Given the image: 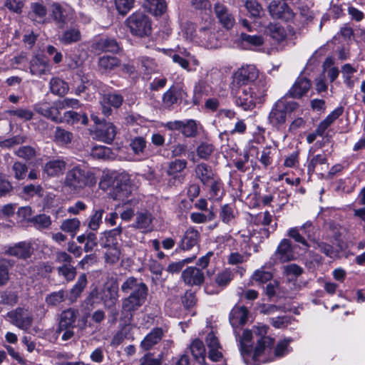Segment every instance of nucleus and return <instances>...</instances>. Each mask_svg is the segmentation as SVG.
I'll list each match as a JSON object with an SVG mask.
<instances>
[{"label": "nucleus", "mask_w": 365, "mask_h": 365, "mask_svg": "<svg viewBox=\"0 0 365 365\" xmlns=\"http://www.w3.org/2000/svg\"><path fill=\"white\" fill-rule=\"evenodd\" d=\"M123 293L128 296L122 299L120 319L125 322H130L134 314L147 301L148 287L141 279L128 277L120 287Z\"/></svg>", "instance_id": "1"}, {"label": "nucleus", "mask_w": 365, "mask_h": 365, "mask_svg": "<svg viewBox=\"0 0 365 365\" xmlns=\"http://www.w3.org/2000/svg\"><path fill=\"white\" fill-rule=\"evenodd\" d=\"M252 338V333L250 330H245L241 336L239 334L236 337L240 343L241 355L245 363L247 365H260L268 360H272V357L266 356V352L270 351V346L274 344V339L268 336H261L257 341L254 352H251L248 343L251 341Z\"/></svg>", "instance_id": "2"}, {"label": "nucleus", "mask_w": 365, "mask_h": 365, "mask_svg": "<svg viewBox=\"0 0 365 365\" xmlns=\"http://www.w3.org/2000/svg\"><path fill=\"white\" fill-rule=\"evenodd\" d=\"M96 174L90 169L76 165L66 174L64 185L74 192H80L86 187H93L97 183Z\"/></svg>", "instance_id": "3"}, {"label": "nucleus", "mask_w": 365, "mask_h": 365, "mask_svg": "<svg viewBox=\"0 0 365 365\" xmlns=\"http://www.w3.org/2000/svg\"><path fill=\"white\" fill-rule=\"evenodd\" d=\"M125 24L133 36L143 38L152 33L151 20L143 12H134L126 19Z\"/></svg>", "instance_id": "4"}, {"label": "nucleus", "mask_w": 365, "mask_h": 365, "mask_svg": "<svg viewBox=\"0 0 365 365\" xmlns=\"http://www.w3.org/2000/svg\"><path fill=\"white\" fill-rule=\"evenodd\" d=\"M253 90L254 88L250 86L236 87L235 91L236 105L244 110H252L257 100H259L258 102L262 101L260 97H257Z\"/></svg>", "instance_id": "5"}, {"label": "nucleus", "mask_w": 365, "mask_h": 365, "mask_svg": "<svg viewBox=\"0 0 365 365\" xmlns=\"http://www.w3.org/2000/svg\"><path fill=\"white\" fill-rule=\"evenodd\" d=\"M267 11L272 19L286 22L292 21L295 16L294 12L285 1H271L267 6Z\"/></svg>", "instance_id": "6"}, {"label": "nucleus", "mask_w": 365, "mask_h": 365, "mask_svg": "<svg viewBox=\"0 0 365 365\" xmlns=\"http://www.w3.org/2000/svg\"><path fill=\"white\" fill-rule=\"evenodd\" d=\"M258 76L259 72L255 66H242L235 73L233 86H247L250 83L254 82Z\"/></svg>", "instance_id": "7"}, {"label": "nucleus", "mask_w": 365, "mask_h": 365, "mask_svg": "<svg viewBox=\"0 0 365 365\" xmlns=\"http://www.w3.org/2000/svg\"><path fill=\"white\" fill-rule=\"evenodd\" d=\"M99 185L103 190H107L112 185L131 187L130 178L129 174L125 172L111 175L107 174L103 175Z\"/></svg>", "instance_id": "8"}, {"label": "nucleus", "mask_w": 365, "mask_h": 365, "mask_svg": "<svg viewBox=\"0 0 365 365\" xmlns=\"http://www.w3.org/2000/svg\"><path fill=\"white\" fill-rule=\"evenodd\" d=\"M34 110L40 115L51 120L55 123H62L63 120L60 116V109L57 101L53 104L47 102L37 103L34 106Z\"/></svg>", "instance_id": "9"}, {"label": "nucleus", "mask_w": 365, "mask_h": 365, "mask_svg": "<svg viewBox=\"0 0 365 365\" xmlns=\"http://www.w3.org/2000/svg\"><path fill=\"white\" fill-rule=\"evenodd\" d=\"M248 313L249 312L247 308L244 306H235L232 309L230 313L229 321L234 329L235 337H237L239 335L237 328L240 326H243L246 324L247 321Z\"/></svg>", "instance_id": "10"}, {"label": "nucleus", "mask_w": 365, "mask_h": 365, "mask_svg": "<svg viewBox=\"0 0 365 365\" xmlns=\"http://www.w3.org/2000/svg\"><path fill=\"white\" fill-rule=\"evenodd\" d=\"M182 281L189 286H200L204 283L205 275L202 269L188 267L181 274Z\"/></svg>", "instance_id": "11"}, {"label": "nucleus", "mask_w": 365, "mask_h": 365, "mask_svg": "<svg viewBox=\"0 0 365 365\" xmlns=\"http://www.w3.org/2000/svg\"><path fill=\"white\" fill-rule=\"evenodd\" d=\"M311 86L312 82L309 79L304 76H299L288 91L286 96L299 99L308 93Z\"/></svg>", "instance_id": "12"}, {"label": "nucleus", "mask_w": 365, "mask_h": 365, "mask_svg": "<svg viewBox=\"0 0 365 365\" xmlns=\"http://www.w3.org/2000/svg\"><path fill=\"white\" fill-rule=\"evenodd\" d=\"M200 240V232L193 227H188L184 232L179 247L182 250H190L197 246Z\"/></svg>", "instance_id": "13"}, {"label": "nucleus", "mask_w": 365, "mask_h": 365, "mask_svg": "<svg viewBox=\"0 0 365 365\" xmlns=\"http://www.w3.org/2000/svg\"><path fill=\"white\" fill-rule=\"evenodd\" d=\"M116 127L110 122H104L96 129L94 135L98 140L110 144L116 135Z\"/></svg>", "instance_id": "14"}, {"label": "nucleus", "mask_w": 365, "mask_h": 365, "mask_svg": "<svg viewBox=\"0 0 365 365\" xmlns=\"http://www.w3.org/2000/svg\"><path fill=\"white\" fill-rule=\"evenodd\" d=\"M67 163L63 158L51 159L43 166V172L48 177H58L63 175Z\"/></svg>", "instance_id": "15"}, {"label": "nucleus", "mask_w": 365, "mask_h": 365, "mask_svg": "<svg viewBox=\"0 0 365 365\" xmlns=\"http://www.w3.org/2000/svg\"><path fill=\"white\" fill-rule=\"evenodd\" d=\"M275 256L281 262H287L295 259L294 247L289 240L283 239L279 244Z\"/></svg>", "instance_id": "16"}, {"label": "nucleus", "mask_w": 365, "mask_h": 365, "mask_svg": "<svg viewBox=\"0 0 365 365\" xmlns=\"http://www.w3.org/2000/svg\"><path fill=\"white\" fill-rule=\"evenodd\" d=\"M283 108L282 104L277 101L273 106L268 116L269 123L277 129L281 128L286 122L287 115Z\"/></svg>", "instance_id": "17"}, {"label": "nucleus", "mask_w": 365, "mask_h": 365, "mask_svg": "<svg viewBox=\"0 0 365 365\" xmlns=\"http://www.w3.org/2000/svg\"><path fill=\"white\" fill-rule=\"evenodd\" d=\"M152 222L153 217L150 212L147 210L138 212L135 214V219L132 227L146 233L153 230Z\"/></svg>", "instance_id": "18"}, {"label": "nucleus", "mask_w": 365, "mask_h": 365, "mask_svg": "<svg viewBox=\"0 0 365 365\" xmlns=\"http://www.w3.org/2000/svg\"><path fill=\"white\" fill-rule=\"evenodd\" d=\"M215 12L220 24L227 29H231L235 24V19L229 13L227 8L220 3L215 5Z\"/></svg>", "instance_id": "19"}, {"label": "nucleus", "mask_w": 365, "mask_h": 365, "mask_svg": "<svg viewBox=\"0 0 365 365\" xmlns=\"http://www.w3.org/2000/svg\"><path fill=\"white\" fill-rule=\"evenodd\" d=\"M164 332L162 328L156 327L148 334L140 342V347L144 351L151 349L155 345L159 343L163 336Z\"/></svg>", "instance_id": "20"}, {"label": "nucleus", "mask_w": 365, "mask_h": 365, "mask_svg": "<svg viewBox=\"0 0 365 365\" xmlns=\"http://www.w3.org/2000/svg\"><path fill=\"white\" fill-rule=\"evenodd\" d=\"M183 90L178 86H172L163 96V106L170 108L182 98Z\"/></svg>", "instance_id": "21"}, {"label": "nucleus", "mask_w": 365, "mask_h": 365, "mask_svg": "<svg viewBox=\"0 0 365 365\" xmlns=\"http://www.w3.org/2000/svg\"><path fill=\"white\" fill-rule=\"evenodd\" d=\"M78 315V311L75 309L69 308L63 311L60 315L58 327L61 330L68 328L73 329L76 327L75 323Z\"/></svg>", "instance_id": "22"}, {"label": "nucleus", "mask_w": 365, "mask_h": 365, "mask_svg": "<svg viewBox=\"0 0 365 365\" xmlns=\"http://www.w3.org/2000/svg\"><path fill=\"white\" fill-rule=\"evenodd\" d=\"M195 173L196 178L205 185L212 181L215 176L212 168L204 163H201L196 165L195 168Z\"/></svg>", "instance_id": "23"}, {"label": "nucleus", "mask_w": 365, "mask_h": 365, "mask_svg": "<svg viewBox=\"0 0 365 365\" xmlns=\"http://www.w3.org/2000/svg\"><path fill=\"white\" fill-rule=\"evenodd\" d=\"M121 233V227L103 232L101 238V245L103 247H117Z\"/></svg>", "instance_id": "24"}, {"label": "nucleus", "mask_w": 365, "mask_h": 365, "mask_svg": "<svg viewBox=\"0 0 365 365\" xmlns=\"http://www.w3.org/2000/svg\"><path fill=\"white\" fill-rule=\"evenodd\" d=\"M120 66V61L115 56H103L99 58L98 66L103 73H109Z\"/></svg>", "instance_id": "25"}, {"label": "nucleus", "mask_w": 365, "mask_h": 365, "mask_svg": "<svg viewBox=\"0 0 365 365\" xmlns=\"http://www.w3.org/2000/svg\"><path fill=\"white\" fill-rule=\"evenodd\" d=\"M143 6L149 13L156 16H162L167 11L165 0H143Z\"/></svg>", "instance_id": "26"}, {"label": "nucleus", "mask_w": 365, "mask_h": 365, "mask_svg": "<svg viewBox=\"0 0 365 365\" xmlns=\"http://www.w3.org/2000/svg\"><path fill=\"white\" fill-rule=\"evenodd\" d=\"M30 71L32 75L41 76L48 71V63L43 56H36L30 61Z\"/></svg>", "instance_id": "27"}, {"label": "nucleus", "mask_w": 365, "mask_h": 365, "mask_svg": "<svg viewBox=\"0 0 365 365\" xmlns=\"http://www.w3.org/2000/svg\"><path fill=\"white\" fill-rule=\"evenodd\" d=\"M196 35L207 48H216L218 47V41L215 34L208 27L200 28Z\"/></svg>", "instance_id": "28"}, {"label": "nucleus", "mask_w": 365, "mask_h": 365, "mask_svg": "<svg viewBox=\"0 0 365 365\" xmlns=\"http://www.w3.org/2000/svg\"><path fill=\"white\" fill-rule=\"evenodd\" d=\"M31 245L29 242H21L9 249V253L20 259H27L32 253Z\"/></svg>", "instance_id": "29"}, {"label": "nucleus", "mask_w": 365, "mask_h": 365, "mask_svg": "<svg viewBox=\"0 0 365 365\" xmlns=\"http://www.w3.org/2000/svg\"><path fill=\"white\" fill-rule=\"evenodd\" d=\"M96 48L103 52H110L117 53L121 48L117 41L114 38H101L96 43Z\"/></svg>", "instance_id": "30"}, {"label": "nucleus", "mask_w": 365, "mask_h": 365, "mask_svg": "<svg viewBox=\"0 0 365 365\" xmlns=\"http://www.w3.org/2000/svg\"><path fill=\"white\" fill-rule=\"evenodd\" d=\"M118 288L115 284H111L107 287L101 297L103 304L107 308H111L115 306L118 298Z\"/></svg>", "instance_id": "31"}, {"label": "nucleus", "mask_w": 365, "mask_h": 365, "mask_svg": "<svg viewBox=\"0 0 365 365\" xmlns=\"http://www.w3.org/2000/svg\"><path fill=\"white\" fill-rule=\"evenodd\" d=\"M190 352L192 355L193 358L197 361L200 364L205 363V347L203 342L195 339L192 341L189 348Z\"/></svg>", "instance_id": "32"}, {"label": "nucleus", "mask_w": 365, "mask_h": 365, "mask_svg": "<svg viewBox=\"0 0 365 365\" xmlns=\"http://www.w3.org/2000/svg\"><path fill=\"white\" fill-rule=\"evenodd\" d=\"M73 138V135L69 130H67L62 127H56L55 131L53 135V140L59 145H66L70 144Z\"/></svg>", "instance_id": "33"}, {"label": "nucleus", "mask_w": 365, "mask_h": 365, "mask_svg": "<svg viewBox=\"0 0 365 365\" xmlns=\"http://www.w3.org/2000/svg\"><path fill=\"white\" fill-rule=\"evenodd\" d=\"M289 343L290 340L289 339L279 341L274 349L273 353L272 349V346H273L272 344L270 346V351L266 352V356L272 357V361H273L274 358H280L284 356L289 352ZM267 361H271V360H268Z\"/></svg>", "instance_id": "34"}, {"label": "nucleus", "mask_w": 365, "mask_h": 365, "mask_svg": "<svg viewBox=\"0 0 365 365\" xmlns=\"http://www.w3.org/2000/svg\"><path fill=\"white\" fill-rule=\"evenodd\" d=\"M49 85L51 93L56 96H63L69 90L68 83L58 77L52 78Z\"/></svg>", "instance_id": "35"}, {"label": "nucleus", "mask_w": 365, "mask_h": 365, "mask_svg": "<svg viewBox=\"0 0 365 365\" xmlns=\"http://www.w3.org/2000/svg\"><path fill=\"white\" fill-rule=\"evenodd\" d=\"M81 39V34L77 28H71L66 30L59 38L60 41L66 45L76 43Z\"/></svg>", "instance_id": "36"}, {"label": "nucleus", "mask_w": 365, "mask_h": 365, "mask_svg": "<svg viewBox=\"0 0 365 365\" xmlns=\"http://www.w3.org/2000/svg\"><path fill=\"white\" fill-rule=\"evenodd\" d=\"M324 226L331 237L336 242H340L341 240V236L346 231L344 227L334 221L327 222Z\"/></svg>", "instance_id": "37"}, {"label": "nucleus", "mask_w": 365, "mask_h": 365, "mask_svg": "<svg viewBox=\"0 0 365 365\" xmlns=\"http://www.w3.org/2000/svg\"><path fill=\"white\" fill-rule=\"evenodd\" d=\"M241 41L243 46L247 49L259 46L264 43V39L262 36L250 35L245 33L241 34Z\"/></svg>", "instance_id": "38"}, {"label": "nucleus", "mask_w": 365, "mask_h": 365, "mask_svg": "<svg viewBox=\"0 0 365 365\" xmlns=\"http://www.w3.org/2000/svg\"><path fill=\"white\" fill-rule=\"evenodd\" d=\"M187 161L182 159H176L168 164L167 173L170 176H173L175 180H177L176 175L183 171L187 167ZM178 180L180 182L178 177Z\"/></svg>", "instance_id": "39"}, {"label": "nucleus", "mask_w": 365, "mask_h": 365, "mask_svg": "<svg viewBox=\"0 0 365 365\" xmlns=\"http://www.w3.org/2000/svg\"><path fill=\"white\" fill-rule=\"evenodd\" d=\"M146 144L143 137L138 136L130 140V147L135 155L144 157Z\"/></svg>", "instance_id": "40"}, {"label": "nucleus", "mask_w": 365, "mask_h": 365, "mask_svg": "<svg viewBox=\"0 0 365 365\" xmlns=\"http://www.w3.org/2000/svg\"><path fill=\"white\" fill-rule=\"evenodd\" d=\"M216 217V214L213 210L212 207H210L207 212H192L190 215V220L197 224L205 223L213 220Z\"/></svg>", "instance_id": "41"}, {"label": "nucleus", "mask_w": 365, "mask_h": 365, "mask_svg": "<svg viewBox=\"0 0 365 365\" xmlns=\"http://www.w3.org/2000/svg\"><path fill=\"white\" fill-rule=\"evenodd\" d=\"M267 31L270 36L277 42L284 41L287 37L284 28L278 24H270L267 26Z\"/></svg>", "instance_id": "42"}, {"label": "nucleus", "mask_w": 365, "mask_h": 365, "mask_svg": "<svg viewBox=\"0 0 365 365\" xmlns=\"http://www.w3.org/2000/svg\"><path fill=\"white\" fill-rule=\"evenodd\" d=\"M51 16L58 27H63L66 24V16L64 14L63 8L58 4L51 5Z\"/></svg>", "instance_id": "43"}, {"label": "nucleus", "mask_w": 365, "mask_h": 365, "mask_svg": "<svg viewBox=\"0 0 365 365\" xmlns=\"http://www.w3.org/2000/svg\"><path fill=\"white\" fill-rule=\"evenodd\" d=\"M245 7L251 17L254 19L261 18L263 7L257 0H246Z\"/></svg>", "instance_id": "44"}, {"label": "nucleus", "mask_w": 365, "mask_h": 365, "mask_svg": "<svg viewBox=\"0 0 365 365\" xmlns=\"http://www.w3.org/2000/svg\"><path fill=\"white\" fill-rule=\"evenodd\" d=\"M181 133L186 138H195L198 135V125L196 120L190 119L183 123Z\"/></svg>", "instance_id": "45"}, {"label": "nucleus", "mask_w": 365, "mask_h": 365, "mask_svg": "<svg viewBox=\"0 0 365 365\" xmlns=\"http://www.w3.org/2000/svg\"><path fill=\"white\" fill-rule=\"evenodd\" d=\"M67 297V293L64 290L53 292L47 295L45 302L48 306L56 307L63 302Z\"/></svg>", "instance_id": "46"}, {"label": "nucleus", "mask_w": 365, "mask_h": 365, "mask_svg": "<svg viewBox=\"0 0 365 365\" xmlns=\"http://www.w3.org/2000/svg\"><path fill=\"white\" fill-rule=\"evenodd\" d=\"M81 222L78 218L67 219L62 222L61 230L73 237L79 230Z\"/></svg>", "instance_id": "47"}, {"label": "nucleus", "mask_w": 365, "mask_h": 365, "mask_svg": "<svg viewBox=\"0 0 365 365\" xmlns=\"http://www.w3.org/2000/svg\"><path fill=\"white\" fill-rule=\"evenodd\" d=\"M14 154L19 158L26 161L31 160L36 157L37 151L35 148L30 145H24L14 151Z\"/></svg>", "instance_id": "48"}, {"label": "nucleus", "mask_w": 365, "mask_h": 365, "mask_svg": "<svg viewBox=\"0 0 365 365\" xmlns=\"http://www.w3.org/2000/svg\"><path fill=\"white\" fill-rule=\"evenodd\" d=\"M113 189L110 195L115 200L123 201L131 193V187L112 185Z\"/></svg>", "instance_id": "49"}, {"label": "nucleus", "mask_w": 365, "mask_h": 365, "mask_svg": "<svg viewBox=\"0 0 365 365\" xmlns=\"http://www.w3.org/2000/svg\"><path fill=\"white\" fill-rule=\"evenodd\" d=\"M112 151L110 148L103 145H96L91 151V155L93 158L106 160L111 157Z\"/></svg>", "instance_id": "50"}, {"label": "nucleus", "mask_w": 365, "mask_h": 365, "mask_svg": "<svg viewBox=\"0 0 365 365\" xmlns=\"http://www.w3.org/2000/svg\"><path fill=\"white\" fill-rule=\"evenodd\" d=\"M233 277V272L230 269H225L217 274L215 282L219 287H225L229 284Z\"/></svg>", "instance_id": "51"}, {"label": "nucleus", "mask_w": 365, "mask_h": 365, "mask_svg": "<svg viewBox=\"0 0 365 365\" xmlns=\"http://www.w3.org/2000/svg\"><path fill=\"white\" fill-rule=\"evenodd\" d=\"M27 137L25 135H15L0 141V148L10 149L16 145L26 143Z\"/></svg>", "instance_id": "52"}, {"label": "nucleus", "mask_w": 365, "mask_h": 365, "mask_svg": "<svg viewBox=\"0 0 365 365\" xmlns=\"http://www.w3.org/2000/svg\"><path fill=\"white\" fill-rule=\"evenodd\" d=\"M234 208L228 204L221 207L220 212V218L225 224H230L235 219Z\"/></svg>", "instance_id": "53"}, {"label": "nucleus", "mask_w": 365, "mask_h": 365, "mask_svg": "<svg viewBox=\"0 0 365 365\" xmlns=\"http://www.w3.org/2000/svg\"><path fill=\"white\" fill-rule=\"evenodd\" d=\"M114 3L119 14L125 16L133 8L135 0H114Z\"/></svg>", "instance_id": "54"}, {"label": "nucleus", "mask_w": 365, "mask_h": 365, "mask_svg": "<svg viewBox=\"0 0 365 365\" xmlns=\"http://www.w3.org/2000/svg\"><path fill=\"white\" fill-rule=\"evenodd\" d=\"M31 222L38 230L47 229L51 225V220L50 216L45 214H41L34 217L31 220Z\"/></svg>", "instance_id": "55"}, {"label": "nucleus", "mask_w": 365, "mask_h": 365, "mask_svg": "<svg viewBox=\"0 0 365 365\" xmlns=\"http://www.w3.org/2000/svg\"><path fill=\"white\" fill-rule=\"evenodd\" d=\"M102 98L104 103H108L115 108H120L123 102V97L116 93L104 94Z\"/></svg>", "instance_id": "56"}, {"label": "nucleus", "mask_w": 365, "mask_h": 365, "mask_svg": "<svg viewBox=\"0 0 365 365\" xmlns=\"http://www.w3.org/2000/svg\"><path fill=\"white\" fill-rule=\"evenodd\" d=\"M57 270L58 274L63 276L67 281H72L76 275V269L71 264L58 267Z\"/></svg>", "instance_id": "57"}, {"label": "nucleus", "mask_w": 365, "mask_h": 365, "mask_svg": "<svg viewBox=\"0 0 365 365\" xmlns=\"http://www.w3.org/2000/svg\"><path fill=\"white\" fill-rule=\"evenodd\" d=\"M314 247L322 253L329 257H333L335 255V251L332 245L319 240H314Z\"/></svg>", "instance_id": "58"}, {"label": "nucleus", "mask_w": 365, "mask_h": 365, "mask_svg": "<svg viewBox=\"0 0 365 365\" xmlns=\"http://www.w3.org/2000/svg\"><path fill=\"white\" fill-rule=\"evenodd\" d=\"M214 145L208 143H202L197 148V154L201 159L207 160L214 151Z\"/></svg>", "instance_id": "59"}, {"label": "nucleus", "mask_w": 365, "mask_h": 365, "mask_svg": "<svg viewBox=\"0 0 365 365\" xmlns=\"http://www.w3.org/2000/svg\"><path fill=\"white\" fill-rule=\"evenodd\" d=\"M12 170L14 174V178L18 180H21L26 178L28 167L25 163L16 161L12 165Z\"/></svg>", "instance_id": "60"}, {"label": "nucleus", "mask_w": 365, "mask_h": 365, "mask_svg": "<svg viewBox=\"0 0 365 365\" xmlns=\"http://www.w3.org/2000/svg\"><path fill=\"white\" fill-rule=\"evenodd\" d=\"M273 275L270 272L265 271L264 269H257L252 276V279L259 283H266L271 281Z\"/></svg>", "instance_id": "61"}, {"label": "nucleus", "mask_w": 365, "mask_h": 365, "mask_svg": "<svg viewBox=\"0 0 365 365\" xmlns=\"http://www.w3.org/2000/svg\"><path fill=\"white\" fill-rule=\"evenodd\" d=\"M327 163V158L325 155L319 154L313 156L309 160L307 168L309 173H313L315 168L319 165H325Z\"/></svg>", "instance_id": "62"}, {"label": "nucleus", "mask_w": 365, "mask_h": 365, "mask_svg": "<svg viewBox=\"0 0 365 365\" xmlns=\"http://www.w3.org/2000/svg\"><path fill=\"white\" fill-rule=\"evenodd\" d=\"M9 280V264L5 259L0 260V287L6 285Z\"/></svg>", "instance_id": "63"}, {"label": "nucleus", "mask_w": 365, "mask_h": 365, "mask_svg": "<svg viewBox=\"0 0 365 365\" xmlns=\"http://www.w3.org/2000/svg\"><path fill=\"white\" fill-rule=\"evenodd\" d=\"M23 193L29 197L35 195L42 197L43 195V189L41 185L30 184L23 187Z\"/></svg>", "instance_id": "64"}]
</instances>
